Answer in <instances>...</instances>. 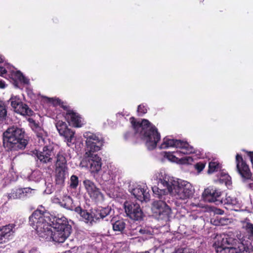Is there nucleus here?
I'll return each mask as SVG.
<instances>
[{
    "label": "nucleus",
    "instance_id": "nucleus-14",
    "mask_svg": "<svg viewBox=\"0 0 253 253\" xmlns=\"http://www.w3.org/2000/svg\"><path fill=\"white\" fill-rule=\"evenodd\" d=\"M222 192L219 189L213 187H209L205 189L202 196L205 201L209 203H215L218 205L221 202Z\"/></svg>",
    "mask_w": 253,
    "mask_h": 253
},
{
    "label": "nucleus",
    "instance_id": "nucleus-1",
    "mask_svg": "<svg viewBox=\"0 0 253 253\" xmlns=\"http://www.w3.org/2000/svg\"><path fill=\"white\" fill-rule=\"evenodd\" d=\"M41 209L35 211L29 217V224L35 229L39 236L46 241H51L53 230L50 227L49 213L42 206Z\"/></svg>",
    "mask_w": 253,
    "mask_h": 253
},
{
    "label": "nucleus",
    "instance_id": "nucleus-49",
    "mask_svg": "<svg viewBox=\"0 0 253 253\" xmlns=\"http://www.w3.org/2000/svg\"><path fill=\"white\" fill-rule=\"evenodd\" d=\"M5 87V84L4 82L0 80V88H4Z\"/></svg>",
    "mask_w": 253,
    "mask_h": 253
},
{
    "label": "nucleus",
    "instance_id": "nucleus-5",
    "mask_svg": "<svg viewBox=\"0 0 253 253\" xmlns=\"http://www.w3.org/2000/svg\"><path fill=\"white\" fill-rule=\"evenodd\" d=\"M141 134L145 141V145L149 150H154L156 148L158 143L161 139L160 133L157 127L150 123L144 130L140 131Z\"/></svg>",
    "mask_w": 253,
    "mask_h": 253
},
{
    "label": "nucleus",
    "instance_id": "nucleus-30",
    "mask_svg": "<svg viewBox=\"0 0 253 253\" xmlns=\"http://www.w3.org/2000/svg\"><path fill=\"white\" fill-rule=\"evenodd\" d=\"M175 184H173L172 182L169 183L165 179H160V182L158 184V186L163 189L167 190V192L172 193L173 192V186Z\"/></svg>",
    "mask_w": 253,
    "mask_h": 253
},
{
    "label": "nucleus",
    "instance_id": "nucleus-44",
    "mask_svg": "<svg viewBox=\"0 0 253 253\" xmlns=\"http://www.w3.org/2000/svg\"><path fill=\"white\" fill-rule=\"evenodd\" d=\"M77 252L79 253H91L85 249L84 247L81 246L78 248Z\"/></svg>",
    "mask_w": 253,
    "mask_h": 253
},
{
    "label": "nucleus",
    "instance_id": "nucleus-47",
    "mask_svg": "<svg viewBox=\"0 0 253 253\" xmlns=\"http://www.w3.org/2000/svg\"><path fill=\"white\" fill-rule=\"evenodd\" d=\"M61 107L66 111V113H68V111H72V110L70 109L69 106L64 105L63 102L61 104Z\"/></svg>",
    "mask_w": 253,
    "mask_h": 253
},
{
    "label": "nucleus",
    "instance_id": "nucleus-36",
    "mask_svg": "<svg viewBox=\"0 0 253 253\" xmlns=\"http://www.w3.org/2000/svg\"><path fill=\"white\" fill-rule=\"evenodd\" d=\"M221 202L220 204H223L227 205H235L237 204L236 199L226 195L225 199H221Z\"/></svg>",
    "mask_w": 253,
    "mask_h": 253
},
{
    "label": "nucleus",
    "instance_id": "nucleus-45",
    "mask_svg": "<svg viewBox=\"0 0 253 253\" xmlns=\"http://www.w3.org/2000/svg\"><path fill=\"white\" fill-rule=\"evenodd\" d=\"M133 135V134L132 132L126 131L124 135V139L126 140H128Z\"/></svg>",
    "mask_w": 253,
    "mask_h": 253
},
{
    "label": "nucleus",
    "instance_id": "nucleus-50",
    "mask_svg": "<svg viewBox=\"0 0 253 253\" xmlns=\"http://www.w3.org/2000/svg\"><path fill=\"white\" fill-rule=\"evenodd\" d=\"M3 243H5V240L3 239L2 236H1V234H0V244H2Z\"/></svg>",
    "mask_w": 253,
    "mask_h": 253
},
{
    "label": "nucleus",
    "instance_id": "nucleus-51",
    "mask_svg": "<svg viewBox=\"0 0 253 253\" xmlns=\"http://www.w3.org/2000/svg\"><path fill=\"white\" fill-rule=\"evenodd\" d=\"M200 2H202L204 0H198Z\"/></svg>",
    "mask_w": 253,
    "mask_h": 253
},
{
    "label": "nucleus",
    "instance_id": "nucleus-19",
    "mask_svg": "<svg viewBox=\"0 0 253 253\" xmlns=\"http://www.w3.org/2000/svg\"><path fill=\"white\" fill-rule=\"evenodd\" d=\"M71 234V231L67 229H53L51 240L57 243H63Z\"/></svg>",
    "mask_w": 253,
    "mask_h": 253
},
{
    "label": "nucleus",
    "instance_id": "nucleus-46",
    "mask_svg": "<svg viewBox=\"0 0 253 253\" xmlns=\"http://www.w3.org/2000/svg\"><path fill=\"white\" fill-rule=\"evenodd\" d=\"M175 253H190L189 250L186 248L179 249L176 251Z\"/></svg>",
    "mask_w": 253,
    "mask_h": 253
},
{
    "label": "nucleus",
    "instance_id": "nucleus-28",
    "mask_svg": "<svg viewBox=\"0 0 253 253\" xmlns=\"http://www.w3.org/2000/svg\"><path fill=\"white\" fill-rule=\"evenodd\" d=\"M66 154L63 153H58L56 156V168L67 169Z\"/></svg>",
    "mask_w": 253,
    "mask_h": 253
},
{
    "label": "nucleus",
    "instance_id": "nucleus-42",
    "mask_svg": "<svg viewBox=\"0 0 253 253\" xmlns=\"http://www.w3.org/2000/svg\"><path fill=\"white\" fill-rule=\"evenodd\" d=\"M206 163L204 162H200L195 165V168L198 172L202 171L205 167Z\"/></svg>",
    "mask_w": 253,
    "mask_h": 253
},
{
    "label": "nucleus",
    "instance_id": "nucleus-11",
    "mask_svg": "<svg viewBox=\"0 0 253 253\" xmlns=\"http://www.w3.org/2000/svg\"><path fill=\"white\" fill-rule=\"evenodd\" d=\"M172 194L177 196L180 199H186L192 197L194 194V189L192 185L187 182H183L179 184H175L173 186Z\"/></svg>",
    "mask_w": 253,
    "mask_h": 253
},
{
    "label": "nucleus",
    "instance_id": "nucleus-39",
    "mask_svg": "<svg viewBox=\"0 0 253 253\" xmlns=\"http://www.w3.org/2000/svg\"><path fill=\"white\" fill-rule=\"evenodd\" d=\"M79 185L78 177L75 175L71 176L70 186L72 189H76Z\"/></svg>",
    "mask_w": 253,
    "mask_h": 253
},
{
    "label": "nucleus",
    "instance_id": "nucleus-2",
    "mask_svg": "<svg viewBox=\"0 0 253 253\" xmlns=\"http://www.w3.org/2000/svg\"><path fill=\"white\" fill-rule=\"evenodd\" d=\"M2 142L7 151L13 152L24 150L28 144V140L23 128L12 126L3 132Z\"/></svg>",
    "mask_w": 253,
    "mask_h": 253
},
{
    "label": "nucleus",
    "instance_id": "nucleus-40",
    "mask_svg": "<svg viewBox=\"0 0 253 253\" xmlns=\"http://www.w3.org/2000/svg\"><path fill=\"white\" fill-rule=\"evenodd\" d=\"M29 122L30 123L32 129L35 131V132L42 128L39 126V123H37L33 119H29Z\"/></svg>",
    "mask_w": 253,
    "mask_h": 253
},
{
    "label": "nucleus",
    "instance_id": "nucleus-15",
    "mask_svg": "<svg viewBox=\"0 0 253 253\" xmlns=\"http://www.w3.org/2000/svg\"><path fill=\"white\" fill-rule=\"evenodd\" d=\"M152 210L154 213L161 218L168 217L171 212L170 208L162 200L154 201L152 204Z\"/></svg>",
    "mask_w": 253,
    "mask_h": 253
},
{
    "label": "nucleus",
    "instance_id": "nucleus-53",
    "mask_svg": "<svg viewBox=\"0 0 253 253\" xmlns=\"http://www.w3.org/2000/svg\"><path fill=\"white\" fill-rule=\"evenodd\" d=\"M225 176L228 177H229V175H225Z\"/></svg>",
    "mask_w": 253,
    "mask_h": 253
},
{
    "label": "nucleus",
    "instance_id": "nucleus-26",
    "mask_svg": "<svg viewBox=\"0 0 253 253\" xmlns=\"http://www.w3.org/2000/svg\"><path fill=\"white\" fill-rule=\"evenodd\" d=\"M58 204L62 207L70 211L74 210L76 208L73 204L72 198L69 196H64L62 201L58 202Z\"/></svg>",
    "mask_w": 253,
    "mask_h": 253
},
{
    "label": "nucleus",
    "instance_id": "nucleus-27",
    "mask_svg": "<svg viewBox=\"0 0 253 253\" xmlns=\"http://www.w3.org/2000/svg\"><path fill=\"white\" fill-rule=\"evenodd\" d=\"M67 169H56L55 181L58 185H62L65 181V172Z\"/></svg>",
    "mask_w": 253,
    "mask_h": 253
},
{
    "label": "nucleus",
    "instance_id": "nucleus-21",
    "mask_svg": "<svg viewBox=\"0 0 253 253\" xmlns=\"http://www.w3.org/2000/svg\"><path fill=\"white\" fill-rule=\"evenodd\" d=\"M131 193L135 198L138 200L143 202H147L149 201L150 195L148 192H146L144 188L139 186L133 188L131 191Z\"/></svg>",
    "mask_w": 253,
    "mask_h": 253
},
{
    "label": "nucleus",
    "instance_id": "nucleus-48",
    "mask_svg": "<svg viewBox=\"0 0 253 253\" xmlns=\"http://www.w3.org/2000/svg\"><path fill=\"white\" fill-rule=\"evenodd\" d=\"M139 232L142 234H147V233H148V231L147 230L145 229L144 228H141L139 229Z\"/></svg>",
    "mask_w": 253,
    "mask_h": 253
},
{
    "label": "nucleus",
    "instance_id": "nucleus-41",
    "mask_svg": "<svg viewBox=\"0 0 253 253\" xmlns=\"http://www.w3.org/2000/svg\"><path fill=\"white\" fill-rule=\"evenodd\" d=\"M137 112L139 116H142L147 112V109L144 105L140 104L137 107Z\"/></svg>",
    "mask_w": 253,
    "mask_h": 253
},
{
    "label": "nucleus",
    "instance_id": "nucleus-37",
    "mask_svg": "<svg viewBox=\"0 0 253 253\" xmlns=\"http://www.w3.org/2000/svg\"><path fill=\"white\" fill-rule=\"evenodd\" d=\"M36 134V136L38 138V141L39 143L42 142L44 143V139L47 136V134L46 131H45L43 128L40 129L38 131L35 132Z\"/></svg>",
    "mask_w": 253,
    "mask_h": 253
},
{
    "label": "nucleus",
    "instance_id": "nucleus-33",
    "mask_svg": "<svg viewBox=\"0 0 253 253\" xmlns=\"http://www.w3.org/2000/svg\"><path fill=\"white\" fill-rule=\"evenodd\" d=\"M114 231L122 232L126 227V223L123 219L118 220L112 223Z\"/></svg>",
    "mask_w": 253,
    "mask_h": 253
},
{
    "label": "nucleus",
    "instance_id": "nucleus-9",
    "mask_svg": "<svg viewBox=\"0 0 253 253\" xmlns=\"http://www.w3.org/2000/svg\"><path fill=\"white\" fill-rule=\"evenodd\" d=\"M82 163L88 168L91 173H97L102 167L101 158L97 154L90 153L89 155L84 154Z\"/></svg>",
    "mask_w": 253,
    "mask_h": 253
},
{
    "label": "nucleus",
    "instance_id": "nucleus-12",
    "mask_svg": "<svg viewBox=\"0 0 253 253\" xmlns=\"http://www.w3.org/2000/svg\"><path fill=\"white\" fill-rule=\"evenodd\" d=\"M55 126L59 134L64 137L68 146L75 143V131L68 128L65 122L58 121Z\"/></svg>",
    "mask_w": 253,
    "mask_h": 253
},
{
    "label": "nucleus",
    "instance_id": "nucleus-34",
    "mask_svg": "<svg viewBox=\"0 0 253 253\" xmlns=\"http://www.w3.org/2000/svg\"><path fill=\"white\" fill-rule=\"evenodd\" d=\"M152 189L155 196L159 199H162L163 195L168 194L167 190L161 188L160 186H153L152 187Z\"/></svg>",
    "mask_w": 253,
    "mask_h": 253
},
{
    "label": "nucleus",
    "instance_id": "nucleus-35",
    "mask_svg": "<svg viewBox=\"0 0 253 253\" xmlns=\"http://www.w3.org/2000/svg\"><path fill=\"white\" fill-rule=\"evenodd\" d=\"M219 168V164L217 162H211L209 164V169L208 172L212 173L215 171H217Z\"/></svg>",
    "mask_w": 253,
    "mask_h": 253
},
{
    "label": "nucleus",
    "instance_id": "nucleus-52",
    "mask_svg": "<svg viewBox=\"0 0 253 253\" xmlns=\"http://www.w3.org/2000/svg\"><path fill=\"white\" fill-rule=\"evenodd\" d=\"M19 253H24V252H19Z\"/></svg>",
    "mask_w": 253,
    "mask_h": 253
},
{
    "label": "nucleus",
    "instance_id": "nucleus-16",
    "mask_svg": "<svg viewBox=\"0 0 253 253\" xmlns=\"http://www.w3.org/2000/svg\"><path fill=\"white\" fill-rule=\"evenodd\" d=\"M85 188L89 195V197L94 200H99L103 198V195L100 189L95 184L90 180L86 179L84 181Z\"/></svg>",
    "mask_w": 253,
    "mask_h": 253
},
{
    "label": "nucleus",
    "instance_id": "nucleus-22",
    "mask_svg": "<svg viewBox=\"0 0 253 253\" xmlns=\"http://www.w3.org/2000/svg\"><path fill=\"white\" fill-rule=\"evenodd\" d=\"M74 211L83 218L85 222L89 223L91 225L94 222V216H92L93 210L91 213H89L87 210L82 209L80 206H78L75 208Z\"/></svg>",
    "mask_w": 253,
    "mask_h": 253
},
{
    "label": "nucleus",
    "instance_id": "nucleus-18",
    "mask_svg": "<svg viewBox=\"0 0 253 253\" xmlns=\"http://www.w3.org/2000/svg\"><path fill=\"white\" fill-rule=\"evenodd\" d=\"M53 226V229H62L65 230L68 228V230H71V226L69 224L67 219L64 216L59 217L55 216L51 221Z\"/></svg>",
    "mask_w": 253,
    "mask_h": 253
},
{
    "label": "nucleus",
    "instance_id": "nucleus-32",
    "mask_svg": "<svg viewBox=\"0 0 253 253\" xmlns=\"http://www.w3.org/2000/svg\"><path fill=\"white\" fill-rule=\"evenodd\" d=\"M12 76L13 79L18 80L21 83L26 84L29 83V80L26 78L20 71H17L14 72L12 74Z\"/></svg>",
    "mask_w": 253,
    "mask_h": 253
},
{
    "label": "nucleus",
    "instance_id": "nucleus-31",
    "mask_svg": "<svg viewBox=\"0 0 253 253\" xmlns=\"http://www.w3.org/2000/svg\"><path fill=\"white\" fill-rule=\"evenodd\" d=\"M23 197V191L22 188L13 189L8 195V198L10 199H20Z\"/></svg>",
    "mask_w": 253,
    "mask_h": 253
},
{
    "label": "nucleus",
    "instance_id": "nucleus-17",
    "mask_svg": "<svg viewBox=\"0 0 253 253\" xmlns=\"http://www.w3.org/2000/svg\"><path fill=\"white\" fill-rule=\"evenodd\" d=\"M112 211V209L110 207L105 208H99L93 210L92 216H94V222L99 221L100 219H104L108 221L111 216L108 218Z\"/></svg>",
    "mask_w": 253,
    "mask_h": 253
},
{
    "label": "nucleus",
    "instance_id": "nucleus-8",
    "mask_svg": "<svg viewBox=\"0 0 253 253\" xmlns=\"http://www.w3.org/2000/svg\"><path fill=\"white\" fill-rule=\"evenodd\" d=\"M124 206L125 212L130 219L136 221L143 220L144 214L139 204L126 201L124 203Z\"/></svg>",
    "mask_w": 253,
    "mask_h": 253
},
{
    "label": "nucleus",
    "instance_id": "nucleus-10",
    "mask_svg": "<svg viewBox=\"0 0 253 253\" xmlns=\"http://www.w3.org/2000/svg\"><path fill=\"white\" fill-rule=\"evenodd\" d=\"M34 154L36 156L38 165H45L52 162L54 156V148L52 145H46L43 147L42 151L35 150Z\"/></svg>",
    "mask_w": 253,
    "mask_h": 253
},
{
    "label": "nucleus",
    "instance_id": "nucleus-38",
    "mask_svg": "<svg viewBox=\"0 0 253 253\" xmlns=\"http://www.w3.org/2000/svg\"><path fill=\"white\" fill-rule=\"evenodd\" d=\"M6 116L7 110L6 106L2 101H0V120H5Z\"/></svg>",
    "mask_w": 253,
    "mask_h": 253
},
{
    "label": "nucleus",
    "instance_id": "nucleus-13",
    "mask_svg": "<svg viewBox=\"0 0 253 253\" xmlns=\"http://www.w3.org/2000/svg\"><path fill=\"white\" fill-rule=\"evenodd\" d=\"M236 169L244 181L251 179L252 173L249 166L243 159L241 155L237 154L235 158Z\"/></svg>",
    "mask_w": 253,
    "mask_h": 253
},
{
    "label": "nucleus",
    "instance_id": "nucleus-24",
    "mask_svg": "<svg viewBox=\"0 0 253 253\" xmlns=\"http://www.w3.org/2000/svg\"><path fill=\"white\" fill-rule=\"evenodd\" d=\"M130 120L133 128L136 131L141 128V131H143L148 125H150V122L145 119H143L141 123L136 121L133 117H131Z\"/></svg>",
    "mask_w": 253,
    "mask_h": 253
},
{
    "label": "nucleus",
    "instance_id": "nucleus-23",
    "mask_svg": "<svg viewBox=\"0 0 253 253\" xmlns=\"http://www.w3.org/2000/svg\"><path fill=\"white\" fill-rule=\"evenodd\" d=\"M15 225L14 224H9L2 226L0 229V234L3 239L5 240V242L8 241L9 237L14 233V228Z\"/></svg>",
    "mask_w": 253,
    "mask_h": 253
},
{
    "label": "nucleus",
    "instance_id": "nucleus-6",
    "mask_svg": "<svg viewBox=\"0 0 253 253\" xmlns=\"http://www.w3.org/2000/svg\"><path fill=\"white\" fill-rule=\"evenodd\" d=\"M169 147H175L180 148V150L175 152L177 155H179L180 154L185 155L195 153L194 148L187 142L165 137L160 147L161 149H166Z\"/></svg>",
    "mask_w": 253,
    "mask_h": 253
},
{
    "label": "nucleus",
    "instance_id": "nucleus-43",
    "mask_svg": "<svg viewBox=\"0 0 253 253\" xmlns=\"http://www.w3.org/2000/svg\"><path fill=\"white\" fill-rule=\"evenodd\" d=\"M22 189L23 191V197L27 196L28 194L34 193V190L29 187L22 188Z\"/></svg>",
    "mask_w": 253,
    "mask_h": 253
},
{
    "label": "nucleus",
    "instance_id": "nucleus-4",
    "mask_svg": "<svg viewBox=\"0 0 253 253\" xmlns=\"http://www.w3.org/2000/svg\"><path fill=\"white\" fill-rule=\"evenodd\" d=\"M84 136L86 138L85 155L94 153L102 149L105 139L101 134L86 132Z\"/></svg>",
    "mask_w": 253,
    "mask_h": 253
},
{
    "label": "nucleus",
    "instance_id": "nucleus-3",
    "mask_svg": "<svg viewBox=\"0 0 253 253\" xmlns=\"http://www.w3.org/2000/svg\"><path fill=\"white\" fill-rule=\"evenodd\" d=\"M238 241L236 239L225 236L222 240L214 243L217 253H250L251 249L248 244L238 242V245L233 247Z\"/></svg>",
    "mask_w": 253,
    "mask_h": 253
},
{
    "label": "nucleus",
    "instance_id": "nucleus-20",
    "mask_svg": "<svg viewBox=\"0 0 253 253\" xmlns=\"http://www.w3.org/2000/svg\"><path fill=\"white\" fill-rule=\"evenodd\" d=\"M65 117L72 123L74 127H80L83 125L81 117L73 110L68 111V113H66Z\"/></svg>",
    "mask_w": 253,
    "mask_h": 253
},
{
    "label": "nucleus",
    "instance_id": "nucleus-7",
    "mask_svg": "<svg viewBox=\"0 0 253 253\" xmlns=\"http://www.w3.org/2000/svg\"><path fill=\"white\" fill-rule=\"evenodd\" d=\"M13 111L23 116H31L34 112L29 106L22 102V99L18 95L12 94L8 101Z\"/></svg>",
    "mask_w": 253,
    "mask_h": 253
},
{
    "label": "nucleus",
    "instance_id": "nucleus-29",
    "mask_svg": "<svg viewBox=\"0 0 253 253\" xmlns=\"http://www.w3.org/2000/svg\"><path fill=\"white\" fill-rule=\"evenodd\" d=\"M242 228L245 230L248 236V239L253 241V224L249 221L242 222Z\"/></svg>",
    "mask_w": 253,
    "mask_h": 253
},
{
    "label": "nucleus",
    "instance_id": "nucleus-25",
    "mask_svg": "<svg viewBox=\"0 0 253 253\" xmlns=\"http://www.w3.org/2000/svg\"><path fill=\"white\" fill-rule=\"evenodd\" d=\"M164 157L167 158L171 162H176L179 160L181 164H188L190 161H192V158L190 157H184L180 159H178V158L176 157V155H173V153L169 152H165Z\"/></svg>",
    "mask_w": 253,
    "mask_h": 253
}]
</instances>
